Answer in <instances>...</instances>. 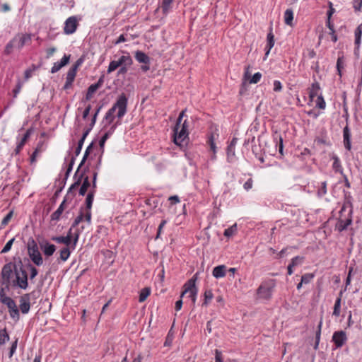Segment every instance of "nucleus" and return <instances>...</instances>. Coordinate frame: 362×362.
I'll list each match as a JSON object with an SVG mask.
<instances>
[{
	"label": "nucleus",
	"instance_id": "f257e3e1",
	"mask_svg": "<svg viewBox=\"0 0 362 362\" xmlns=\"http://www.w3.org/2000/svg\"><path fill=\"white\" fill-rule=\"evenodd\" d=\"M28 272L22 262L20 261L18 267H15V274L11 282L12 287L25 290L28 287Z\"/></svg>",
	"mask_w": 362,
	"mask_h": 362
},
{
	"label": "nucleus",
	"instance_id": "f03ea898",
	"mask_svg": "<svg viewBox=\"0 0 362 362\" xmlns=\"http://www.w3.org/2000/svg\"><path fill=\"white\" fill-rule=\"evenodd\" d=\"M27 248L29 257L33 264L36 266H41L43 264V259L39 251L37 244L33 238H30L28 239Z\"/></svg>",
	"mask_w": 362,
	"mask_h": 362
},
{
	"label": "nucleus",
	"instance_id": "7ed1b4c3",
	"mask_svg": "<svg viewBox=\"0 0 362 362\" xmlns=\"http://www.w3.org/2000/svg\"><path fill=\"white\" fill-rule=\"evenodd\" d=\"M127 102V97L124 93H122L119 95L114 105L107 111V113L114 115L116 109H118L117 116L118 118H122L126 114Z\"/></svg>",
	"mask_w": 362,
	"mask_h": 362
},
{
	"label": "nucleus",
	"instance_id": "20e7f679",
	"mask_svg": "<svg viewBox=\"0 0 362 362\" xmlns=\"http://www.w3.org/2000/svg\"><path fill=\"white\" fill-rule=\"evenodd\" d=\"M0 301L7 306L11 318L16 321L18 320L20 315L16 302L11 298L4 294H1V298L0 299Z\"/></svg>",
	"mask_w": 362,
	"mask_h": 362
},
{
	"label": "nucleus",
	"instance_id": "39448f33",
	"mask_svg": "<svg viewBox=\"0 0 362 362\" xmlns=\"http://www.w3.org/2000/svg\"><path fill=\"white\" fill-rule=\"evenodd\" d=\"M197 274H195L194 276L189 279L183 286L184 291L182 292L180 295V298H182L184 295L187 293H189V297L192 298L193 303L196 300V296L197 293V288L196 287L195 282L197 281Z\"/></svg>",
	"mask_w": 362,
	"mask_h": 362
},
{
	"label": "nucleus",
	"instance_id": "423d86ee",
	"mask_svg": "<svg viewBox=\"0 0 362 362\" xmlns=\"http://www.w3.org/2000/svg\"><path fill=\"white\" fill-rule=\"evenodd\" d=\"M15 267H18V266L12 262L7 263L3 267L1 284L12 282L15 274Z\"/></svg>",
	"mask_w": 362,
	"mask_h": 362
},
{
	"label": "nucleus",
	"instance_id": "0eeeda50",
	"mask_svg": "<svg viewBox=\"0 0 362 362\" xmlns=\"http://www.w3.org/2000/svg\"><path fill=\"white\" fill-rule=\"evenodd\" d=\"M274 287V283L273 280H271L270 282L263 283L257 288V293L260 298L270 299Z\"/></svg>",
	"mask_w": 362,
	"mask_h": 362
},
{
	"label": "nucleus",
	"instance_id": "6e6552de",
	"mask_svg": "<svg viewBox=\"0 0 362 362\" xmlns=\"http://www.w3.org/2000/svg\"><path fill=\"white\" fill-rule=\"evenodd\" d=\"M174 142L175 144L178 146H182V143L187 139L188 137V132L182 129L180 127V124L176 123L174 127Z\"/></svg>",
	"mask_w": 362,
	"mask_h": 362
},
{
	"label": "nucleus",
	"instance_id": "1a4fd4ad",
	"mask_svg": "<svg viewBox=\"0 0 362 362\" xmlns=\"http://www.w3.org/2000/svg\"><path fill=\"white\" fill-rule=\"evenodd\" d=\"M77 26L78 23L76 17L71 16L65 21L64 32L66 35L72 34L76 30Z\"/></svg>",
	"mask_w": 362,
	"mask_h": 362
},
{
	"label": "nucleus",
	"instance_id": "9d476101",
	"mask_svg": "<svg viewBox=\"0 0 362 362\" xmlns=\"http://www.w3.org/2000/svg\"><path fill=\"white\" fill-rule=\"evenodd\" d=\"M347 340L346 332L341 330L337 331L333 334L332 341L337 348L341 347Z\"/></svg>",
	"mask_w": 362,
	"mask_h": 362
},
{
	"label": "nucleus",
	"instance_id": "9b49d317",
	"mask_svg": "<svg viewBox=\"0 0 362 362\" xmlns=\"http://www.w3.org/2000/svg\"><path fill=\"white\" fill-rule=\"evenodd\" d=\"M32 293H26L21 296L19 308L23 314H26L30 308V296Z\"/></svg>",
	"mask_w": 362,
	"mask_h": 362
},
{
	"label": "nucleus",
	"instance_id": "f8f14e48",
	"mask_svg": "<svg viewBox=\"0 0 362 362\" xmlns=\"http://www.w3.org/2000/svg\"><path fill=\"white\" fill-rule=\"evenodd\" d=\"M40 247L44 255L47 257L52 256L56 250V247L53 244H50L47 240L40 242Z\"/></svg>",
	"mask_w": 362,
	"mask_h": 362
},
{
	"label": "nucleus",
	"instance_id": "ddd939ff",
	"mask_svg": "<svg viewBox=\"0 0 362 362\" xmlns=\"http://www.w3.org/2000/svg\"><path fill=\"white\" fill-rule=\"evenodd\" d=\"M13 39H16V47L21 49L26 43L30 42L31 34H18Z\"/></svg>",
	"mask_w": 362,
	"mask_h": 362
},
{
	"label": "nucleus",
	"instance_id": "4468645a",
	"mask_svg": "<svg viewBox=\"0 0 362 362\" xmlns=\"http://www.w3.org/2000/svg\"><path fill=\"white\" fill-rule=\"evenodd\" d=\"M343 137H344V147L350 151L351 148V132L349 127L346 125L343 129Z\"/></svg>",
	"mask_w": 362,
	"mask_h": 362
},
{
	"label": "nucleus",
	"instance_id": "2eb2a0df",
	"mask_svg": "<svg viewBox=\"0 0 362 362\" xmlns=\"http://www.w3.org/2000/svg\"><path fill=\"white\" fill-rule=\"evenodd\" d=\"M76 72L74 71V69H69V70L67 72L66 81L64 86V89H69L71 86L72 83L76 77Z\"/></svg>",
	"mask_w": 362,
	"mask_h": 362
},
{
	"label": "nucleus",
	"instance_id": "dca6fc26",
	"mask_svg": "<svg viewBox=\"0 0 362 362\" xmlns=\"http://www.w3.org/2000/svg\"><path fill=\"white\" fill-rule=\"evenodd\" d=\"M272 30H273L272 27H270L269 28V32L267 34V47H266L267 52H266V54H265L266 55H268V54L270 52V49L274 45V34L272 33Z\"/></svg>",
	"mask_w": 362,
	"mask_h": 362
},
{
	"label": "nucleus",
	"instance_id": "f3484780",
	"mask_svg": "<svg viewBox=\"0 0 362 362\" xmlns=\"http://www.w3.org/2000/svg\"><path fill=\"white\" fill-rule=\"evenodd\" d=\"M226 266L225 265H219L214 268L212 274L213 276L216 278H222L226 276Z\"/></svg>",
	"mask_w": 362,
	"mask_h": 362
},
{
	"label": "nucleus",
	"instance_id": "a211bd4d",
	"mask_svg": "<svg viewBox=\"0 0 362 362\" xmlns=\"http://www.w3.org/2000/svg\"><path fill=\"white\" fill-rule=\"evenodd\" d=\"M135 59L139 62L144 64H148L150 62L149 57L141 51H136L135 52Z\"/></svg>",
	"mask_w": 362,
	"mask_h": 362
},
{
	"label": "nucleus",
	"instance_id": "6ab92c4d",
	"mask_svg": "<svg viewBox=\"0 0 362 362\" xmlns=\"http://www.w3.org/2000/svg\"><path fill=\"white\" fill-rule=\"evenodd\" d=\"M66 200L64 199L59 206V208L51 215V221H59L62 214L64 210Z\"/></svg>",
	"mask_w": 362,
	"mask_h": 362
},
{
	"label": "nucleus",
	"instance_id": "aec40b11",
	"mask_svg": "<svg viewBox=\"0 0 362 362\" xmlns=\"http://www.w3.org/2000/svg\"><path fill=\"white\" fill-rule=\"evenodd\" d=\"M52 240L57 243H63L68 247L71 244V236H54L52 238Z\"/></svg>",
	"mask_w": 362,
	"mask_h": 362
},
{
	"label": "nucleus",
	"instance_id": "412c9836",
	"mask_svg": "<svg viewBox=\"0 0 362 362\" xmlns=\"http://www.w3.org/2000/svg\"><path fill=\"white\" fill-rule=\"evenodd\" d=\"M119 63V66H131L133 63L132 59L129 54L122 55L118 60H116Z\"/></svg>",
	"mask_w": 362,
	"mask_h": 362
},
{
	"label": "nucleus",
	"instance_id": "4be33fe9",
	"mask_svg": "<svg viewBox=\"0 0 362 362\" xmlns=\"http://www.w3.org/2000/svg\"><path fill=\"white\" fill-rule=\"evenodd\" d=\"M351 222L352 220L351 218H346V220L340 219L337 224V228L339 231H342L346 230Z\"/></svg>",
	"mask_w": 362,
	"mask_h": 362
},
{
	"label": "nucleus",
	"instance_id": "5701e85b",
	"mask_svg": "<svg viewBox=\"0 0 362 362\" xmlns=\"http://www.w3.org/2000/svg\"><path fill=\"white\" fill-rule=\"evenodd\" d=\"M30 134V131L28 130L26 132V133L24 134L23 137L21 139V141L17 145V146H16V148L15 149L16 154H18L19 153V152L21 151V150L22 149L23 146L25 145L27 139L29 138Z\"/></svg>",
	"mask_w": 362,
	"mask_h": 362
},
{
	"label": "nucleus",
	"instance_id": "b1692460",
	"mask_svg": "<svg viewBox=\"0 0 362 362\" xmlns=\"http://www.w3.org/2000/svg\"><path fill=\"white\" fill-rule=\"evenodd\" d=\"M342 295V291L339 293V296L337 298L333 310V315L336 317L339 316L340 310H341V298Z\"/></svg>",
	"mask_w": 362,
	"mask_h": 362
},
{
	"label": "nucleus",
	"instance_id": "393cba45",
	"mask_svg": "<svg viewBox=\"0 0 362 362\" xmlns=\"http://www.w3.org/2000/svg\"><path fill=\"white\" fill-rule=\"evenodd\" d=\"M355 34V45L357 46V48L359 47L361 44V35H362V24H360L354 32Z\"/></svg>",
	"mask_w": 362,
	"mask_h": 362
},
{
	"label": "nucleus",
	"instance_id": "a878e982",
	"mask_svg": "<svg viewBox=\"0 0 362 362\" xmlns=\"http://www.w3.org/2000/svg\"><path fill=\"white\" fill-rule=\"evenodd\" d=\"M24 267L26 269V271H30V279L31 281L37 276L38 271L32 264L28 262Z\"/></svg>",
	"mask_w": 362,
	"mask_h": 362
},
{
	"label": "nucleus",
	"instance_id": "bb28decb",
	"mask_svg": "<svg viewBox=\"0 0 362 362\" xmlns=\"http://www.w3.org/2000/svg\"><path fill=\"white\" fill-rule=\"evenodd\" d=\"M320 85L317 82L313 83L309 92V96L311 100H313L315 97L318 96V91L320 90Z\"/></svg>",
	"mask_w": 362,
	"mask_h": 362
},
{
	"label": "nucleus",
	"instance_id": "cd10ccee",
	"mask_svg": "<svg viewBox=\"0 0 362 362\" xmlns=\"http://www.w3.org/2000/svg\"><path fill=\"white\" fill-rule=\"evenodd\" d=\"M293 19V12L291 9H286L284 13V21L285 23L288 25H292V21Z\"/></svg>",
	"mask_w": 362,
	"mask_h": 362
},
{
	"label": "nucleus",
	"instance_id": "c85d7f7f",
	"mask_svg": "<svg viewBox=\"0 0 362 362\" xmlns=\"http://www.w3.org/2000/svg\"><path fill=\"white\" fill-rule=\"evenodd\" d=\"M151 293V289L150 288L148 287H145L143 289L141 290L140 291V294H139V302H144L146 300V299L147 298V297L150 295Z\"/></svg>",
	"mask_w": 362,
	"mask_h": 362
},
{
	"label": "nucleus",
	"instance_id": "c756f323",
	"mask_svg": "<svg viewBox=\"0 0 362 362\" xmlns=\"http://www.w3.org/2000/svg\"><path fill=\"white\" fill-rule=\"evenodd\" d=\"M93 143L92 142V143H90V144H89V146L86 148V151H85V153H84L83 157V159H82V160H81V163H80V165H79V166H78V169H77L76 173H78V172L79 168H81V167L84 164L85 161L86 160V159H87V158H88V155L90 154V151H91V150L93 149Z\"/></svg>",
	"mask_w": 362,
	"mask_h": 362
},
{
	"label": "nucleus",
	"instance_id": "7c9ffc66",
	"mask_svg": "<svg viewBox=\"0 0 362 362\" xmlns=\"http://www.w3.org/2000/svg\"><path fill=\"white\" fill-rule=\"evenodd\" d=\"M89 187H90V182H89L88 177H86L83 180V182L79 189V194L81 196H84Z\"/></svg>",
	"mask_w": 362,
	"mask_h": 362
},
{
	"label": "nucleus",
	"instance_id": "2f4dec72",
	"mask_svg": "<svg viewBox=\"0 0 362 362\" xmlns=\"http://www.w3.org/2000/svg\"><path fill=\"white\" fill-rule=\"evenodd\" d=\"M322 325V318L320 319V321L319 322V325L317 326V330L315 334V344L314 346V349H317L319 345L320 339V334H321V329Z\"/></svg>",
	"mask_w": 362,
	"mask_h": 362
},
{
	"label": "nucleus",
	"instance_id": "473e14b6",
	"mask_svg": "<svg viewBox=\"0 0 362 362\" xmlns=\"http://www.w3.org/2000/svg\"><path fill=\"white\" fill-rule=\"evenodd\" d=\"M116 128V124L111 127L110 129L100 139V146H103L105 142V141L109 138V136L114 132Z\"/></svg>",
	"mask_w": 362,
	"mask_h": 362
},
{
	"label": "nucleus",
	"instance_id": "72a5a7b5",
	"mask_svg": "<svg viewBox=\"0 0 362 362\" xmlns=\"http://www.w3.org/2000/svg\"><path fill=\"white\" fill-rule=\"evenodd\" d=\"M344 68V56H339L337 62V69L339 76H341V71Z\"/></svg>",
	"mask_w": 362,
	"mask_h": 362
},
{
	"label": "nucleus",
	"instance_id": "f704fd0d",
	"mask_svg": "<svg viewBox=\"0 0 362 362\" xmlns=\"http://www.w3.org/2000/svg\"><path fill=\"white\" fill-rule=\"evenodd\" d=\"M16 39H12L6 46L4 53L6 55L10 54L12 52L13 47H16Z\"/></svg>",
	"mask_w": 362,
	"mask_h": 362
},
{
	"label": "nucleus",
	"instance_id": "c9c22d12",
	"mask_svg": "<svg viewBox=\"0 0 362 362\" xmlns=\"http://www.w3.org/2000/svg\"><path fill=\"white\" fill-rule=\"evenodd\" d=\"M94 193H95L94 190H91L90 192H89V193L87 195V197L86 199V208L88 210H90V209L92 207V204H93V197H94Z\"/></svg>",
	"mask_w": 362,
	"mask_h": 362
},
{
	"label": "nucleus",
	"instance_id": "e433bc0d",
	"mask_svg": "<svg viewBox=\"0 0 362 362\" xmlns=\"http://www.w3.org/2000/svg\"><path fill=\"white\" fill-rule=\"evenodd\" d=\"M70 256V250L68 247H64L60 251V259L62 261H66Z\"/></svg>",
	"mask_w": 362,
	"mask_h": 362
},
{
	"label": "nucleus",
	"instance_id": "4c0bfd02",
	"mask_svg": "<svg viewBox=\"0 0 362 362\" xmlns=\"http://www.w3.org/2000/svg\"><path fill=\"white\" fill-rule=\"evenodd\" d=\"M9 340V336L7 334L6 329H4L0 331V346L3 345L6 343V341Z\"/></svg>",
	"mask_w": 362,
	"mask_h": 362
},
{
	"label": "nucleus",
	"instance_id": "58836bf2",
	"mask_svg": "<svg viewBox=\"0 0 362 362\" xmlns=\"http://www.w3.org/2000/svg\"><path fill=\"white\" fill-rule=\"evenodd\" d=\"M213 293L211 290H206L204 292V300L202 305L207 306L209 302L213 298Z\"/></svg>",
	"mask_w": 362,
	"mask_h": 362
},
{
	"label": "nucleus",
	"instance_id": "ea45409f",
	"mask_svg": "<svg viewBox=\"0 0 362 362\" xmlns=\"http://www.w3.org/2000/svg\"><path fill=\"white\" fill-rule=\"evenodd\" d=\"M173 0H163L162 1V10L164 13H167L170 8V5Z\"/></svg>",
	"mask_w": 362,
	"mask_h": 362
},
{
	"label": "nucleus",
	"instance_id": "a19ab883",
	"mask_svg": "<svg viewBox=\"0 0 362 362\" xmlns=\"http://www.w3.org/2000/svg\"><path fill=\"white\" fill-rule=\"evenodd\" d=\"M303 260L304 257L296 256L291 259V262L290 264L294 267L300 265L303 262Z\"/></svg>",
	"mask_w": 362,
	"mask_h": 362
},
{
	"label": "nucleus",
	"instance_id": "79ce46f5",
	"mask_svg": "<svg viewBox=\"0 0 362 362\" xmlns=\"http://www.w3.org/2000/svg\"><path fill=\"white\" fill-rule=\"evenodd\" d=\"M1 288L0 289V299L1 298V294L6 295V292L9 291L10 288L12 287V283L1 284Z\"/></svg>",
	"mask_w": 362,
	"mask_h": 362
},
{
	"label": "nucleus",
	"instance_id": "37998d69",
	"mask_svg": "<svg viewBox=\"0 0 362 362\" xmlns=\"http://www.w3.org/2000/svg\"><path fill=\"white\" fill-rule=\"evenodd\" d=\"M235 156V147L228 146L227 147V159L229 162L232 161L233 158Z\"/></svg>",
	"mask_w": 362,
	"mask_h": 362
},
{
	"label": "nucleus",
	"instance_id": "c03bdc74",
	"mask_svg": "<svg viewBox=\"0 0 362 362\" xmlns=\"http://www.w3.org/2000/svg\"><path fill=\"white\" fill-rule=\"evenodd\" d=\"M118 67H119V63L116 60L112 61L109 64L107 73L110 74L115 71Z\"/></svg>",
	"mask_w": 362,
	"mask_h": 362
},
{
	"label": "nucleus",
	"instance_id": "a18cd8bd",
	"mask_svg": "<svg viewBox=\"0 0 362 362\" xmlns=\"http://www.w3.org/2000/svg\"><path fill=\"white\" fill-rule=\"evenodd\" d=\"M236 231V224L232 226L231 227L227 228L224 231V235L226 237H230L234 234Z\"/></svg>",
	"mask_w": 362,
	"mask_h": 362
},
{
	"label": "nucleus",
	"instance_id": "49530a36",
	"mask_svg": "<svg viewBox=\"0 0 362 362\" xmlns=\"http://www.w3.org/2000/svg\"><path fill=\"white\" fill-rule=\"evenodd\" d=\"M14 240H15V238H13L8 242H7V243L5 245V246L2 249L1 253H6V252H8L11 250V246H12Z\"/></svg>",
	"mask_w": 362,
	"mask_h": 362
},
{
	"label": "nucleus",
	"instance_id": "de8ad7c7",
	"mask_svg": "<svg viewBox=\"0 0 362 362\" xmlns=\"http://www.w3.org/2000/svg\"><path fill=\"white\" fill-rule=\"evenodd\" d=\"M316 106L320 109L325 108V102L321 95L317 96Z\"/></svg>",
	"mask_w": 362,
	"mask_h": 362
},
{
	"label": "nucleus",
	"instance_id": "09e8293b",
	"mask_svg": "<svg viewBox=\"0 0 362 362\" xmlns=\"http://www.w3.org/2000/svg\"><path fill=\"white\" fill-rule=\"evenodd\" d=\"M314 277V275L313 274H305L302 276L301 277V281L303 284H308Z\"/></svg>",
	"mask_w": 362,
	"mask_h": 362
},
{
	"label": "nucleus",
	"instance_id": "8fccbe9b",
	"mask_svg": "<svg viewBox=\"0 0 362 362\" xmlns=\"http://www.w3.org/2000/svg\"><path fill=\"white\" fill-rule=\"evenodd\" d=\"M262 77V74L259 72L255 73L250 81V83H258Z\"/></svg>",
	"mask_w": 362,
	"mask_h": 362
},
{
	"label": "nucleus",
	"instance_id": "3c124183",
	"mask_svg": "<svg viewBox=\"0 0 362 362\" xmlns=\"http://www.w3.org/2000/svg\"><path fill=\"white\" fill-rule=\"evenodd\" d=\"M334 163H333V168L336 171H340L341 173L342 170H341V165H340L339 158L337 157H334Z\"/></svg>",
	"mask_w": 362,
	"mask_h": 362
},
{
	"label": "nucleus",
	"instance_id": "603ef678",
	"mask_svg": "<svg viewBox=\"0 0 362 362\" xmlns=\"http://www.w3.org/2000/svg\"><path fill=\"white\" fill-rule=\"evenodd\" d=\"M13 216V211H10L2 220L1 226H6L8 223Z\"/></svg>",
	"mask_w": 362,
	"mask_h": 362
},
{
	"label": "nucleus",
	"instance_id": "864d4df0",
	"mask_svg": "<svg viewBox=\"0 0 362 362\" xmlns=\"http://www.w3.org/2000/svg\"><path fill=\"white\" fill-rule=\"evenodd\" d=\"M354 8L356 11H360L362 6V0H354Z\"/></svg>",
	"mask_w": 362,
	"mask_h": 362
},
{
	"label": "nucleus",
	"instance_id": "5fc2aeb1",
	"mask_svg": "<svg viewBox=\"0 0 362 362\" xmlns=\"http://www.w3.org/2000/svg\"><path fill=\"white\" fill-rule=\"evenodd\" d=\"M83 214L82 211H81L80 214L75 218L72 227H76L79 224V223L83 220Z\"/></svg>",
	"mask_w": 362,
	"mask_h": 362
},
{
	"label": "nucleus",
	"instance_id": "6e6d98bb",
	"mask_svg": "<svg viewBox=\"0 0 362 362\" xmlns=\"http://www.w3.org/2000/svg\"><path fill=\"white\" fill-rule=\"evenodd\" d=\"M17 344H18V339H16L12 344L11 347L10 349L9 352V357L11 358L15 353L16 348H17Z\"/></svg>",
	"mask_w": 362,
	"mask_h": 362
},
{
	"label": "nucleus",
	"instance_id": "4d7b16f0",
	"mask_svg": "<svg viewBox=\"0 0 362 362\" xmlns=\"http://www.w3.org/2000/svg\"><path fill=\"white\" fill-rule=\"evenodd\" d=\"M21 87H22V83L21 81H18L16 88L13 90L14 98H16L17 96V95L18 94V93L20 92V90L21 89Z\"/></svg>",
	"mask_w": 362,
	"mask_h": 362
},
{
	"label": "nucleus",
	"instance_id": "13d9d810",
	"mask_svg": "<svg viewBox=\"0 0 362 362\" xmlns=\"http://www.w3.org/2000/svg\"><path fill=\"white\" fill-rule=\"evenodd\" d=\"M69 59H70V55L64 54V57H62V59H61V61L59 63L63 67V66H66L69 63Z\"/></svg>",
	"mask_w": 362,
	"mask_h": 362
},
{
	"label": "nucleus",
	"instance_id": "bf43d9fd",
	"mask_svg": "<svg viewBox=\"0 0 362 362\" xmlns=\"http://www.w3.org/2000/svg\"><path fill=\"white\" fill-rule=\"evenodd\" d=\"M62 68V66L59 62H55L51 69V73L54 74L59 71Z\"/></svg>",
	"mask_w": 362,
	"mask_h": 362
},
{
	"label": "nucleus",
	"instance_id": "052dcab7",
	"mask_svg": "<svg viewBox=\"0 0 362 362\" xmlns=\"http://www.w3.org/2000/svg\"><path fill=\"white\" fill-rule=\"evenodd\" d=\"M166 223H167L166 220H163L161 221V223H160V225L158 226V228L157 235H156V239L160 237V235L161 233L162 229L164 227V226L166 224Z\"/></svg>",
	"mask_w": 362,
	"mask_h": 362
},
{
	"label": "nucleus",
	"instance_id": "680f3d73",
	"mask_svg": "<svg viewBox=\"0 0 362 362\" xmlns=\"http://www.w3.org/2000/svg\"><path fill=\"white\" fill-rule=\"evenodd\" d=\"M215 361L216 362H223L222 359V354L218 349L215 350Z\"/></svg>",
	"mask_w": 362,
	"mask_h": 362
},
{
	"label": "nucleus",
	"instance_id": "e2e57ef3",
	"mask_svg": "<svg viewBox=\"0 0 362 362\" xmlns=\"http://www.w3.org/2000/svg\"><path fill=\"white\" fill-rule=\"evenodd\" d=\"M253 181L251 178L248 179L244 184L243 187L245 190H249L252 187Z\"/></svg>",
	"mask_w": 362,
	"mask_h": 362
},
{
	"label": "nucleus",
	"instance_id": "0e129e2a",
	"mask_svg": "<svg viewBox=\"0 0 362 362\" xmlns=\"http://www.w3.org/2000/svg\"><path fill=\"white\" fill-rule=\"evenodd\" d=\"M83 62V59L82 57L79 58L71 69H74V71L76 72L78 66H81Z\"/></svg>",
	"mask_w": 362,
	"mask_h": 362
},
{
	"label": "nucleus",
	"instance_id": "69168bd1",
	"mask_svg": "<svg viewBox=\"0 0 362 362\" xmlns=\"http://www.w3.org/2000/svg\"><path fill=\"white\" fill-rule=\"evenodd\" d=\"M282 86L281 83L279 81H274V90L276 92H279L281 90Z\"/></svg>",
	"mask_w": 362,
	"mask_h": 362
},
{
	"label": "nucleus",
	"instance_id": "338daca9",
	"mask_svg": "<svg viewBox=\"0 0 362 362\" xmlns=\"http://www.w3.org/2000/svg\"><path fill=\"white\" fill-rule=\"evenodd\" d=\"M329 11H327V18H331V17H332V14H333V13H334V11H335V10H334V8H333V6H332V2H329Z\"/></svg>",
	"mask_w": 362,
	"mask_h": 362
},
{
	"label": "nucleus",
	"instance_id": "774afa93",
	"mask_svg": "<svg viewBox=\"0 0 362 362\" xmlns=\"http://www.w3.org/2000/svg\"><path fill=\"white\" fill-rule=\"evenodd\" d=\"M56 52V48L55 47H51V48H49L46 50V53H47V56L46 57L48 59L51 56L53 55V54Z\"/></svg>",
	"mask_w": 362,
	"mask_h": 362
}]
</instances>
